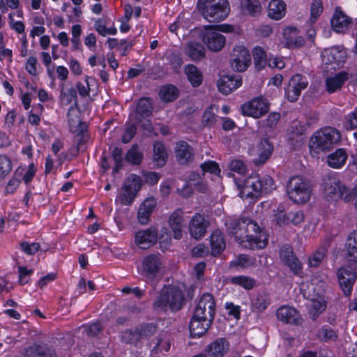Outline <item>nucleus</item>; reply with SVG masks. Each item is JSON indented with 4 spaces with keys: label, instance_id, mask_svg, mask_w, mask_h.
<instances>
[{
    "label": "nucleus",
    "instance_id": "nucleus-32",
    "mask_svg": "<svg viewBox=\"0 0 357 357\" xmlns=\"http://www.w3.org/2000/svg\"><path fill=\"white\" fill-rule=\"evenodd\" d=\"M284 44L289 48L301 47L304 44V38L298 35L295 27H287L284 31Z\"/></svg>",
    "mask_w": 357,
    "mask_h": 357
},
{
    "label": "nucleus",
    "instance_id": "nucleus-64",
    "mask_svg": "<svg viewBox=\"0 0 357 357\" xmlns=\"http://www.w3.org/2000/svg\"><path fill=\"white\" fill-rule=\"evenodd\" d=\"M155 326L151 324H146L137 328L140 340L151 336L155 332Z\"/></svg>",
    "mask_w": 357,
    "mask_h": 357
},
{
    "label": "nucleus",
    "instance_id": "nucleus-9",
    "mask_svg": "<svg viewBox=\"0 0 357 357\" xmlns=\"http://www.w3.org/2000/svg\"><path fill=\"white\" fill-rule=\"evenodd\" d=\"M162 268V261L159 255H149L142 261L141 274L147 282L155 287Z\"/></svg>",
    "mask_w": 357,
    "mask_h": 357
},
{
    "label": "nucleus",
    "instance_id": "nucleus-43",
    "mask_svg": "<svg viewBox=\"0 0 357 357\" xmlns=\"http://www.w3.org/2000/svg\"><path fill=\"white\" fill-rule=\"evenodd\" d=\"M67 117L70 131L73 132H78L81 124L79 109L76 107L71 106L68 109Z\"/></svg>",
    "mask_w": 357,
    "mask_h": 357
},
{
    "label": "nucleus",
    "instance_id": "nucleus-35",
    "mask_svg": "<svg viewBox=\"0 0 357 357\" xmlns=\"http://www.w3.org/2000/svg\"><path fill=\"white\" fill-rule=\"evenodd\" d=\"M150 347L155 353L168 351L171 347L169 335L166 333L158 335L152 340Z\"/></svg>",
    "mask_w": 357,
    "mask_h": 357
},
{
    "label": "nucleus",
    "instance_id": "nucleus-47",
    "mask_svg": "<svg viewBox=\"0 0 357 357\" xmlns=\"http://www.w3.org/2000/svg\"><path fill=\"white\" fill-rule=\"evenodd\" d=\"M253 58L255 67L259 70H261L265 66L267 59L266 54L264 50L261 47H256L253 50Z\"/></svg>",
    "mask_w": 357,
    "mask_h": 357
},
{
    "label": "nucleus",
    "instance_id": "nucleus-56",
    "mask_svg": "<svg viewBox=\"0 0 357 357\" xmlns=\"http://www.w3.org/2000/svg\"><path fill=\"white\" fill-rule=\"evenodd\" d=\"M11 169L10 159L6 155H0V180L3 179L11 171Z\"/></svg>",
    "mask_w": 357,
    "mask_h": 357
},
{
    "label": "nucleus",
    "instance_id": "nucleus-10",
    "mask_svg": "<svg viewBox=\"0 0 357 357\" xmlns=\"http://www.w3.org/2000/svg\"><path fill=\"white\" fill-rule=\"evenodd\" d=\"M142 179L136 174L130 175L126 180L119 195L121 203L123 205L130 204L135 199L137 192L141 189Z\"/></svg>",
    "mask_w": 357,
    "mask_h": 357
},
{
    "label": "nucleus",
    "instance_id": "nucleus-58",
    "mask_svg": "<svg viewBox=\"0 0 357 357\" xmlns=\"http://www.w3.org/2000/svg\"><path fill=\"white\" fill-rule=\"evenodd\" d=\"M318 337L326 342L334 341L337 338V334L332 328L324 326L319 331Z\"/></svg>",
    "mask_w": 357,
    "mask_h": 357
},
{
    "label": "nucleus",
    "instance_id": "nucleus-63",
    "mask_svg": "<svg viewBox=\"0 0 357 357\" xmlns=\"http://www.w3.org/2000/svg\"><path fill=\"white\" fill-rule=\"evenodd\" d=\"M37 63V59L35 56H29L26 61L25 69L32 76H36L38 74Z\"/></svg>",
    "mask_w": 357,
    "mask_h": 357
},
{
    "label": "nucleus",
    "instance_id": "nucleus-33",
    "mask_svg": "<svg viewBox=\"0 0 357 357\" xmlns=\"http://www.w3.org/2000/svg\"><path fill=\"white\" fill-rule=\"evenodd\" d=\"M347 158L348 155L344 149H337L328 155L327 163L332 168L340 169L345 165Z\"/></svg>",
    "mask_w": 357,
    "mask_h": 357
},
{
    "label": "nucleus",
    "instance_id": "nucleus-60",
    "mask_svg": "<svg viewBox=\"0 0 357 357\" xmlns=\"http://www.w3.org/2000/svg\"><path fill=\"white\" fill-rule=\"evenodd\" d=\"M301 91L295 87L294 82H289L285 94L290 102L296 101L300 96Z\"/></svg>",
    "mask_w": 357,
    "mask_h": 357
},
{
    "label": "nucleus",
    "instance_id": "nucleus-19",
    "mask_svg": "<svg viewBox=\"0 0 357 357\" xmlns=\"http://www.w3.org/2000/svg\"><path fill=\"white\" fill-rule=\"evenodd\" d=\"M136 245L141 249H147L154 245L158 240L157 231L151 227L136 232L135 236Z\"/></svg>",
    "mask_w": 357,
    "mask_h": 357
},
{
    "label": "nucleus",
    "instance_id": "nucleus-51",
    "mask_svg": "<svg viewBox=\"0 0 357 357\" xmlns=\"http://www.w3.org/2000/svg\"><path fill=\"white\" fill-rule=\"evenodd\" d=\"M255 259L246 255H240L231 262L233 266H241L243 268H248L255 264Z\"/></svg>",
    "mask_w": 357,
    "mask_h": 357
},
{
    "label": "nucleus",
    "instance_id": "nucleus-50",
    "mask_svg": "<svg viewBox=\"0 0 357 357\" xmlns=\"http://www.w3.org/2000/svg\"><path fill=\"white\" fill-rule=\"evenodd\" d=\"M143 155L137 146H132L126 155V160L133 165L140 164Z\"/></svg>",
    "mask_w": 357,
    "mask_h": 357
},
{
    "label": "nucleus",
    "instance_id": "nucleus-1",
    "mask_svg": "<svg viewBox=\"0 0 357 357\" xmlns=\"http://www.w3.org/2000/svg\"><path fill=\"white\" fill-rule=\"evenodd\" d=\"M235 241L242 247L250 249L264 248L268 236L260 227L249 218H242L230 221L228 226Z\"/></svg>",
    "mask_w": 357,
    "mask_h": 357
},
{
    "label": "nucleus",
    "instance_id": "nucleus-54",
    "mask_svg": "<svg viewBox=\"0 0 357 357\" xmlns=\"http://www.w3.org/2000/svg\"><path fill=\"white\" fill-rule=\"evenodd\" d=\"M123 342L129 344H135L140 340L137 328L135 330H126L121 334Z\"/></svg>",
    "mask_w": 357,
    "mask_h": 357
},
{
    "label": "nucleus",
    "instance_id": "nucleus-28",
    "mask_svg": "<svg viewBox=\"0 0 357 357\" xmlns=\"http://www.w3.org/2000/svg\"><path fill=\"white\" fill-rule=\"evenodd\" d=\"M156 204V199L153 197L146 198L140 204L137 213V219L140 224L146 225L149 222L150 215L155 208Z\"/></svg>",
    "mask_w": 357,
    "mask_h": 357
},
{
    "label": "nucleus",
    "instance_id": "nucleus-29",
    "mask_svg": "<svg viewBox=\"0 0 357 357\" xmlns=\"http://www.w3.org/2000/svg\"><path fill=\"white\" fill-rule=\"evenodd\" d=\"M212 321L202 317H197L193 314L190 324V332L192 337H199L207 331Z\"/></svg>",
    "mask_w": 357,
    "mask_h": 357
},
{
    "label": "nucleus",
    "instance_id": "nucleus-6",
    "mask_svg": "<svg viewBox=\"0 0 357 357\" xmlns=\"http://www.w3.org/2000/svg\"><path fill=\"white\" fill-rule=\"evenodd\" d=\"M197 8L203 17L210 22L223 20L229 13L227 0H198Z\"/></svg>",
    "mask_w": 357,
    "mask_h": 357
},
{
    "label": "nucleus",
    "instance_id": "nucleus-30",
    "mask_svg": "<svg viewBox=\"0 0 357 357\" xmlns=\"http://www.w3.org/2000/svg\"><path fill=\"white\" fill-rule=\"evenodd\" d=\"M175 153L177 161L181 165L188 164L192 160L194 155L192 148L183 141L176 144Z\"/></svg>",
    "mask_w": 357,
    "mask_h": 357
},
{
    "label": "nucleus",
    "instance_id": "nucleus-36",
    "mask_svg": "<svg viewBox=\"0 0 357 357\" xmlns=\"http://www.w3.org/2000/svg\"><path fill=\"white\" fill-rule=\"evenodd\" d=\"M185 53L191 60L197 61L205 56V48L197 42H189L185 47Z\"/></svg>",
    "mask_w": 357,
    "mask_h": 357
},
{
    "label": "nucleus",
    "instance_id": "nucleus-34",
    "mask_svg": "<svg viewBox=\"0 0 357 357\" xmlns=\"http://www.w3.org/2000/svg\"><path fill=\"white\" fill-rule=\"evenodd\" d=\"M286 13V3L282 0H271L268 4V16L273 20L282 19Z\"/></svg>",
    "mask_w": 357,
    "mask_h": 357
},
{
    "label": "nucleus",
    "instance_id": "nucleus-40",
    "mask_svg": "<svg viewBox=\"0 0 357 357\" xmlns=\"http://www.w3.org/2000/svg\"><path fill=\"white\" fill-rule=\"evenodd\" d=\"M329 241H326L308 258V264L311 267L318 266L325 257Z\"/></svg>",
    "mask_w": 357,
    "mask_h": 357
},
{
    "label": "nucleus",
    "instance_id": "nucleus-53",
    "mask_svg": "<svg viewBox=\"0 0 357 357\" xmlns=\"http://www.w3.org/2000/svg\"><path fill=\"white\" fill-rule=\"evenodd\" d=\"M231 282L233 284H238L246 289H252L255 284L253 279L250 277L243 275L232 277L231 278Z\"/></svg>",
    "mask_w": 357,
    "mask_h": 357
},
{
    "label": "nucleus",
    "instance_id": "nucleus-38",
    "mask_svg": "<svg viewBox=\"0 0 357 357\" xmlns=\"http://www.w3.org/2000/svg\"><path fill=\"white\" fill-rule=\"evenodd\" d=\"M210 238L211 254L213 256L220 255L225 248L222 233L220 230H215L212 233Z\"/></svg>",
    "mask_w": 357,
    "mask_h": 357
},
{
    "label": "nucleus",
    "instance_id": "nucleus-42",
    "mask_svg": "<svg viewBox=\"0 0 357 357\" xmlns=\"http://www.w3.org/2000/svg\"><path fill=\"white\" fill-rule=\"evenodd\" d=\"M167 153L164 144L160 142H155L153 144V160L158 166H163L167 159Z\"/></svg>",
    "mask_w": 357,
    "mask_h": 357
},
{
    "label": "nucleus",
    "instance_id": "nucleus-61",
    "mask_svg": "<svg viewBox=\"0 0 357 357\" xmlns=\"http://www.w3.org/2000/svg\"><path fill=\"white\" fill-rule=\"evenodd\" d=\"M202 171L208 172L214 175H218L220 173V169L218 165L214 161H207L201 165Z\"/></svg>",
    "mask_w": 357,
    "mask_h": 357
},
{
    "label": "nucleus",
    "instance_id": "nucleus-59",
    "mask_svg": "<svg viewBox=\"0 0 357 357\" xmlns=\"http://www.w3.org/2000/svg\"><path fill=\"white\" fill-rule=\"evenodd\" d=\"M20 249L25 254L33 255L40 249V244L36 242L29 243L28 241H22L20 243Z\"/></svg>",
    "mask_w": 357,
    "mask_h": 357
},
{
    "label": "nucleus",
    "instance_id": "nucleus-4",
    "mask_svg": "<svg viewBox=\"0 0 357 357\" xmlns=\"http://www.w3.org/2000/svg\"><path fill=\"white\" fill-rule=\"evenodd\" d=\"M184 296L182 290L174 285L165 286L153 303L157 310L176 312L183 305Z\"/></svg>",
    "mask_w": 357,
    "mask_h": 357
},
{
    "label": "nucleus",
    "instance_id": "nucleus-18",
    "mask_svg": "<svg viewBox=\"0 0 357 357\" xmlns=\"http://www.w3.org/2000/svg\"><path fill=\"white\" fill-rule=\"evenodd\" d=\"M349 77V74L344 71L328 75L324 79L326 92L331 94L340 91Z\"/></svg>",
    "mask_w": 357,
    "mask_h": 357
},
{
    "label": "nucleus",
    "instance_id": "nucleus-25",
    "mask_svg": "<svg viewBox=\"0 0 357 357\" xmlns=\"http://www.w3.org/2000/svg\"><path fill=\"white\" fill-rule=\"evenodd\" d=\"M276 316L279 321L291 324H298L301 322L299 312L292 307L283 305L280 307L276 312Z\"/></svg>",
    "mask_w": 357,
    "mask_h": 357
},
{
    "label": "nucleus",
    "instance_id": "nucleus-26",
    "mask_svg": "<svg viewBox=\"0 0 357 357\" xmlns=\"http://www.w3.org/2000/svg\"><path fill=\"white\" fill-rule=\"evenodd\" d=\"M207 227L208 222L204 215L196 213L190 222L189 231L190 235L195 239H199L204 236Z\"/></svg>",
    "mask_w": 357,
    "mask_h": 357
},
{
    "label": "nucleus",
    "instance_id": "nucleus-49",
    "mask_svg": "<svg viewBox=\"0 0 357 357\" xmlns=\"http://www.w3.org/2000/svg\"><path fill=\"white\" fill-rule=\"evenodd\" d=\"M303 129L300 123L294 122L289 130V139L290 141L295 140L296 143L301 142L303 141Z\"/></svg>",
    "mask_w": 357,
    "mask_h": 357
},
{
    "label": "nucleus",
    "instance_id": "nucleus-46",
    "mask_svg": "<svg viewBox=\"0 0 357 357\" xmlns=\"http://www.w3.org/2000/svg\"><path fill=\"white\" fill-rule=\"evenodd\" d=\"M270 305V300L268 296L265 294H260L256 296L252 301V310L254 312H264Z\"/></svg>",
    "mask_w": 357,
    "mask_h": 357
},
{
    "label": "nucleus",
    "instance_id": "nucleus-7",
    "mask_svg": "<svg viewBox=\"0 0 357 357\" xmlns=\"http://www.w3.org/2000/svg\"><path fill=\"white\" fill-rule=\"evenodd\" d=\"M341 139L340 132L332 127H326L317 131L311 137L310 149L315 153L330 149Z\"/></svg>",
    "mask_w": 357,
    "mask_h": 357
},
{
    "label": "nucleus",
    "instance_id": "nucleus-39",
    "mask_svg": "<svg viewBox=\"0 0 357 357\" xmlns=\"http://www.w3.org/2000/svg\"><path fill=\"white\" fill-rule=\"evenodd\" d=\"M185 73L188 79L194 87L201 85L203 76L199 69L192 64H189L185 67Z\"/></svg>",
    "mask_w": 357,
    "mask_h": 357
},
{
    "label": "nucleus",
    "instance_id": "nucleus-11",
    "mask_svg": "<svg viewBox=\"0 0 357 357\" xmlns=\"http://www.w3.org/2000/svg\"><path fill=\"white\" fill-rule=\"evenodd\" d=\"M201 38L211 52L220 51L225 45V37L213 26L206 27L201 33Z\"/></svg>",
    "mask_w": 357,
    "mask_h": 357
},
{
    "label": "nucleus",
    "instance_id": "nucleus-12",
    "mask_svg": "<svg viewBox=\"0 0 357 357\" xmlns=\"http://www.w3.org/2000/svg\"><path fill=\"white\" fill-rule=\"evenodd\" d=\"M269 103L263 97H257L244 103L241 106V111L243 115L257 119L268 112Z\"/></svg>",
    "mask_w": 357,
    "mask_h": 357
},
{
    "label": "nucleus",
    "instance_id": "nucleus-3",
    "mask_svg": "<svg viewBox=\"0 0 357 357\" xmlns=\"http://www.w3.org/2000/svg\"><path fill=\"white\" fill-rule=\"evenodd\" d=\"M241 190L240 196L243 197H256L261 192H268L274 188V182L271 177L260 178L259 174H253L243 182H236Z\"/></svg>",
    "mask_w": 357,
    "mask_h": 357
},
{
    "label": "nucleus",
    "instance_id": "nucleus-27",
    "mask_svg": "<svg viewBox=\"0 0 357 357\" xmlns=\"http://www.w3.org/2000/svg\"><path fill=\"white\" fill-rule=\"evenodd\" d=\"M185 222L184 213L181 210L175 211L170 215L169 225L176 239H181L182 238Z\"/></svg>",
    "mask_w": 357,
    "mask_h": 357
},
{
    "label": "nucleus",
    "instance_id": "nucleus-55",
    "mask_svg": "<svg viewBox=\"0 0 357 357\" xmlns=\"http://www.w3.org/2000/svg\"><path fill=\"white\" fill-rule=\"evenodd\" d=\"M166 59L174 70H177L183 64V60L178 52H169L166 56Z\"/></svg>",
    "mask_w": 357,
    "mask_h": 357
},
{
    "label": "nucleus",
    "instance_id": "nucleus-57",
    "mask_svg": "<svg viewBox=\"0 0 357 357\" xmlns=\"http://www.w3.org/2000/svg\"><path fill=\"white\" fill-rule=\"evenodd\" d=\"M218 108L214 105H211L204 112L203 115V122L207 125L211 126L215 123L216 121L215 112Z\"/></svg>",
    "mask_w": 357,
    "mask_h": 357
},
{
    "label": "nucleus",
    "instance_id": "nucleus-41",
    "mask_svg": "<svg viewBox=\"0 0 357 357\" xmlns=\"http://www.w3.org/2000/svg\"><path fill=\"white\" fill-rule=\"evenodd\" d=\"M241 8L243 13L257 16L261 11V3L258 0H241Z\"/></svg>",
    "mask_w": 357,
    "mask_h": 357
},
{
    "label": "nucleus",
    "instance_id": "nucleus-44",
    "mask_svg": "<svg viewBox=\"0 0 357 357\" xmlns=\"http://www.w3.org/2000/svg\"><path fill=\"white\" fill-rule=\"evenodd\" d=\"M151 104L148 98H142L139 100L136 107V114L139 116H136L138 121H141V118L149 116L151 114Z\"/></svg>",
    "mask_w": 357,
    "mask_h": 357
},
{
    "label": "nucleus",
    "instance_id": "nucleus-21",
    "mask_svg": "<svg viewBox=\"0 0 357 357\" xmlns=\"http://www.w3.org/2000/svg\"><path fill=\"white\" fill-rule=\"evenodd\" d=\"M272 151V144L267 139H264L250 150V154L255 157L254 162L256 165H260L268 160Z\"/></svg>",
    "mask_w": 357,
    "mask_h": 357
},
{
    "label": "nucleus",
    "instance_id": "nucleus-14",
    "mask_svg": "<svg viewBox=\"0 0 357 357\" xmlns=\"http://www.w3.org/2000/svg\"><path fill=\"white\" fill-rule=\"evenodd\" d=\"M215 311V303L213 296L204 294L200 298L194 314L197 317H202L213 321Z\"/></svg>",
    "mask_w": 357,
    "mask_h": 357
},
{
    "label": "nucleus",
    "instance_id": "nucleus-23",
    "mask_svg": "<svg viewBox=\"0 0 357 357\" xmlns=\"http://www.w3.org/2000/svg\"><path fill=\"white\" fill-rule=\"evenodd\" d=\"M242 84L240 76L234 75H222L218 81V90L223 94H229L237 89Z\"/></svg>",
    "mask_w": 357,
    "mask_h": 357
},
{
    "label": "nucleus",
    "instance_id": "nucleus-48",
    "mask_svg": "<svg viewBox=\"0 0 357 357\" xmlns=\"http://www.w3.org/2000/svg\"><path fill=\"white\" fill-rule=\"evenodd\" d=\"M159 95L162 100L170 102L177 98L178 90L172 85L164 86L160 89Z\"/></svg>",
    "mask_w": 357,
    "mask_h": 357
},
{
    "label": "nucleus",
    "instance_id": "nucleus-62",
    "mask_svg": "<svg viewBox=\"0 0 357 357\" xmlns=\"http://www.w3.org/2000/svg\"><path fill=\"white\" fill-rule=\"evenodd\" d=\"M289 82H294L295 87L299 89L301 91L305 89L308 84L307 78L300 74L294 75L289 80Z\"/></svg>",
    "mask_w": 357,
    "mask_h": 357
},
{
    "label": "nucleus",
    "instance_id": "nucleus-5",
    "mask_svg": "<svg viewBox=\"0 0 357 357\" xmlns=\"http://www.w3.org/2000/svg\"><path fill=\"white\" fill-rule=\"evenodd\" d=\"M322 190L325 199L328 202H337L344 199L349 202L351 197L350 190L340 181L338 175L332 172L323 180Z\"/></svg>",
    "mask_w": 357,
    "mask_h": 357
},
{
    "label": "nucleus",
    "instance_id": "nucleus-20",
    "mask_svg": "<svg viewBox=\"0 0 357 357\" xmlns=\"http://www.w3.org/2000/svg\"><path fill=\"white\" fill-rule=\"evenodd\" d=\"M344 249L349 265L357 268V230L348 234Z\"/></svg>",
    "mask_w": 357,
    "mask_h": 357
},
{
    "label": "nucleus",
    "instance_id": "nucleus-22",
    "mask_svg": "<svg viewBox=\"0 0 357 357\" xmlns=\"http://www.w3.org/2000/svg\"><path fill=\"white\" fill-rule=\"evenodd\" d=\"M229 343L225 338H218L211 344H209L205 349L202 357H223L229 350Z\"/></svg>",
    "mask_w": 357,
    "mask_h": 357
},
{
    "label": "nucleus",
    "instance_id": "nucleus-2",
    "mask_svg": "<svg viewBox=\"0 0 357 357\" xmlns=\"http://www.w3.org/2000/svg\"><path fill=\"white\" fill-rule=\"evenodd\" d=\"M301 291L303 296L310 301L308 308L311 318L316 319L326 307L324 284L318 282L317 280H312L310 282H303L301 285Z\"/></svg>",
    "mask_w": 357,
    "mask_h": 357
},
{
    "label": "nucleus",
    "instance_id": "nucleus-24",
    "mask_svg": "<svg viewBox=\"0 0 357 357\" xmlns=\"http://www.w3.org/2000/svg\"><path fill=\"white\" fill-rule=\"evenodd\" d=\"M351 23V18L337 8L331 20L333 30L336 33H344L350 27Z\"/></svg>",
    "mask_w": 357,
    "mask_h": 357
},
{
    "label": "nucleus",
    "instance_id": "nucleus-8",
    "mask_svg": "<svg viewBox=\"0 0 357 357\" xmlns=\"http://www.w3.org/2000/svg\"><path fill=\"white\" fill-rule=\"evenodd\" d=\"M289 198L296 204H305L311 197L312 189L310 183L299 176H291L286 185Z\"/></svg>",
    "mask_w": 357,
    "mask_h": 357
},
{
    "label": "nucleus",
    "instance_id": "nucleus-45",
    "mask_svg": "<svg viewBox=\"0 0 357 357\" xmlns=\"http://www.w3.org/2000/svg\"><path fill=\"white\" fill-rule=\"evenodd\" d=\"M60 100L61 102L64 105H67L72 102L76 103L77 101V93L76 90L73 88H62L61 94H60Z\"/></svg>",
    "mask_w": 357,
    "mask_h": 357
},
{
    "label": "nucleus",
    "instance_id": "nucleus-52",
    "mask_svg": "<svg viewBox=\"0 0 357 357\" xmlns=\"http://www.w3.org/2000/svg\"><path fill=\"white\" fill-rule=\"evenodd\" d=\"M322 11L323 3L321 0H313L310 5V22H315L322 13Z\"/></svg>",
    "mask_w": 357,
    "mask_h": 357
},
{
    "label": "nucleus",
    "instance_id": "nucleus-13",
    "mask_svg": "<svg viewBox=\"0 0 357 357\" xmlns=\"http://www.w3.org/2000/svg\"><path fill=\"white\" fill-rule=\"evenodd\" d=\"M230 63L234 70L245 71L251 63V56L249 51L243 45L235 46L231 56Z\"/></svg>",
    "mask_w": 357,
    "mask_h": 357
},
{
    "label": "nucleus",
    "instance_id": "nucleus-17",
    "mask_svg": "<svg viewBox=\"0 0 357 357\" xmlns=\"http://www.w3.org/2000/svg\"><path fill=\"white\" fill-rule=\"evenodd\" d=\"M280 256L281 260L288 266L294 275H299L302 273V264L294 254L290 246L287 245L282 246L280 249Z\"/></svg>",
    "mask_w": 357,
    "mask_h": 357
},
{
    "label": "nucleus",
    "instance_id": "nucleus-16",
    "mask_svg": "<svg viewBox=\"0 0 357 357\" xmlns=\"http://www.w3.org/2000/svg\"><path fill=\"white\" fill-rule=\"evenodd\" d=\"M353 266H344L338 269L337 278L340 287L346 296L351 294L356 274Z\"/></svg>",
    "mask_w": 357,
    "mask_h": 357
},
{
    "label": "nucleus",
    "instance_id": "nucleus-37",
    "mask_svg": "<svg viewBox=\"0 0 357 357\" xmlns=\"http://www.w3.org/2000/svg\"><path fill=\"white\" fill-rule=\"evenodd\" d=\"M76 89L80 96L83 98L89 96L91 91L95 92L97 91V81L92 77L86 76L84 82L77 83Z\"/></svg>",
    "mask_w": 357,
    "mask_h": 357
},
{
    "label": "nucleus",
    "instance_id": "nucleus-15",
    "mask_svg": "<svg viewBox=\"0 0 357 357\" xmlns=\"http://www.w3.org/2000/svg\"><path fill=\"white\" fill-rule=\"evenodd\" d=\"M321 56L323 64L331 65L332 68L335 69L344 62L346 52L342 47L337 46L324 50Z\"/></svg>",
    "mask_w": 357,
    "mask_h": 357
},
{
    "label": "nucleus",
    "instance_id": "nucleus-31",
    "mask_svg": "<svg viewBox=\"0 0 357 357\" xmlns=\"http://www.w3.org/2000/svg\"><path fill=\"white\" fill-rule=\"evenodd\" d=\"M25 357H56L53 350L45 344H35L26 349Z\"/></svg>",
    "mask_w": 357,
    "mask_h": 357
}]
</instances>
